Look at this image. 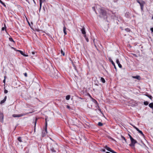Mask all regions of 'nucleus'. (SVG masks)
I'll return each mask as SVG.
<instances>
[{
    "mask_svg": "<svg viewBox=\"0 0 153 153\" xmlns=\"http://www.w3.org/2000/svg\"><path fill=\"white\" fill-rule=\"evenodd\" d=\"M50 70L47 73L52 77L56 78L58 76V71L56 70H55L51 65H50Z\"/></svg>",
    "mask_w": 153,
    "mask_h": 153,
    "instance_id": "1",
    "label": "nucleus"
},
{
    "mask_svg": "<svg viewBox=\"0 0 153 153\" xmlns=\"http://www.w3.org/2000/svg\"><path fill=\"white\" fill-rule=\"evenodd\" d=\"M48 63L49 64L46 63H44L41 67L42 70L47 73H48L51 69L50 67V65H51V64L49 62H48Z\"/></svg>",
    "mask_w": 153,
    "mask_h": 153,
    "instance_id": "2",
    "label": "nucleus"
},
{
    "mask_svg": "<svg viewBox=\"0 0 153 153\" xmlns=\"http://www.w3.org/2000/svg\"><path fill=\"white\" fill-rule=\"evenodd\" d=\"M56 146V144L54 143H49L47 149L48 150L51 151L52 152H56V151L54 148Z\"/></svg>",
    "mask_w": 153,
    "mask_h": 153,
    "instance_id": "3",
    "label": "nucleus"
},
{
    "mask_svg": "<svg viewBox=\"0 0 153 153\" xmlns=\"http://www.w3.org/2000/svg\"><path fill=\"white\" fill-rule=\"evenodd\" d=\"M99 13L100 15L99 16L100 17H105L106 16V11L104 9L100 8L99 10Z\"/></svg>",
    "mask_w": 153,
    "mask_h": 153,
    "instance_id": "4",
    "label": "nucleus"
},
{
    "mask_svg": "<svg viewBox=\"0 0 153 153\" xmlns=\"http://www.w3.org/2000/svg\"><path fill=\"white\" fill-rule=\"evenodd\" d=\"M131 143L129 144V146L131 147H134L135 144L137 143V142L136 140L134 139L133 138H131Z\"/></svg>",
    "mask_w": 153,
    "mask_h": 153,
    "instance_id": "5",
    "label": "nucleus"
},
{
    "mask_svg": "<svg viewBox=\"0 0 153 153\" xmlns=\"http://www.w3.org/2000/svg\"><path fill=\"white\" fill-rule=\"evenodd\" d=\"M32 112H29L27 113H25V114H13L12 115V116L14 117H21L23 116H25L27 114H28L29 113H31Z\"/></svg>",
    "mask_w": 153,
    "mask_h": 153,
    "instance_id": "6",
    "label": "nucleus"
},
{
    "mask_svg": "<svg viewBox=\"0 0 153 153\" xmlns=\"http://www.w3.org/2000/svg\"><path fill=\"white\" fill-rule=\"evenodd\" d=\"M137 1L140 4L141 10H143V8L144 4V1H140L139 0H137Z\"/></svg>",
    "mask_w": 153,
    "mask_h": 153,
    "instance_id": "7",
    "label": "nucleus"
},
{
    "mask_svg": "<svg viewBox=\"0 0 153 153\" xmlns=\"http://www.w3.org/2000/svg\"><path fill=\"white\" fill-rule=\"evenodd\" d=\"M105 148L107 150L109 151L111 153H113L115 152V151L114 150H112L111 148L108 147L107 146H106L105 147Z\"/></svg>",
    "mask_w": 153,
    "mask_h": 153,
    "instance_id": "8",
    "label": "nucleus"
},
{
    "mask_svg": "<svg viewBox=\"0 0 153 153\" xmlns=\"http://www.w3.org/2000/svg\"><path fill=\"white\" fill-rule=\"evenodd\" d=\"M4 115L3 113L0 112V121L3 123V122Z\"/></svg>",
    "mask_w": 153,
    "mask_h": 153,
    "instance_id": "9",
    "label": "nucleus"
},
{
    "mask_svg": "<svg viewBox=\"0 0 153 153\" xmlns=\"http://www.w3.org/2000/svg\"><path fill=\"white\" fill-rule=\"evenodd\" d=\"M109 61L111 62L112 65L114 66V68L117 71V68L116 67V66H115V64L114 63V62L112 61V60L111 59V58H109Z\"/></svg>",
    "mask_w": 153,
    "mask_h": 153,
    "instance_id": "10",
    "label": "nucleus"
},
{
    "mask_svg": "<svg viewBox=\"0 0 153 153\" xmlns=\"http://www.w3.org/2000/svg\"><path fill=\"white\" fill-rule=\"evenodd\" d=\"M116 63L118 64V66L120 68H122V66L120 64L118 59H116Z\"/></svg>",
    "mask_w": 153,
    "mask_h": 153,
    "instance_id": "11",
    "label": "nucleus"
},
{
    "mask_svg": "<svg viewBox=\"0 0 153 153\" xmlns=\"http://www.w3.org/2000/svg\"><path fill=\"white\" fill-rule=\"evenodd\" d=\"M47 130L45 129V130H44L42 131V136L43 137H44L45 135H46L47 133Z\"/></svg>",
    "mask_w": 153,
    "mask_h": 153,
    "instance_id": "12",
    "label": "nucleus"
},
{
    "mask_svg": "<svg viewBox=\"0 0 153 153\" xmlns=\"http://www.w3.org/2000/svg\"><path fill=\"white\" fill-rule=\"evenodd\" d=\"M17 51L18 52H19L22 55H23L24 56H28V55L24 53L23 51H22L20 50H17Z\"/></svg>",
    "mask_w": 153,
    "mask_h": 153,
    "instance_id": "13",
    "label": "nucleus"
},
{
    "mask_svg": "<svg viewBox=\"0 0 153 153\" xmlns=\"http://www.w3.org/2000/svg\"><path fill=\"white\" fill-rule=\"evenodd\" d=\"M81 31L82 33V34H85L86 32L85 30V28L84 26H83L82 28L81 29Z\"/></svg>",
    "mask_w": 153,
    "mask_h": 153,
    "instance_id": "14",
    "label": "nucleus"
},
{
    "mask_svg": "<svg viewBox=\"0 0 153 153\" xmlns=\"http://www.w3.org/2000/svg\"><path fill=\"white\" fill-rule=\"evenodd\" d=\"M66 27L65 26V25H64V26L63 27V30L64 33L65 35H66L67 34V33L66 31Z\"/></svg>",
    "mask_w": 153,
    "mask_h": 153,
    "instance_id": "15",
    "label": "nucleus"
},
{
    "mask_svg": "<svg viewBox=\"0 0 153 153\" xmlns=\"http://www.w3.org/2000/svg\"><path fill=\"white\" fill-rule=\"evenodd\" d=\"M149 107L153 110V102L150 103L149 105Z\"/></svg>",
    "mask_w": 153,
    "mask_h": 153,
    "instance_id": "16",
    "label": "nucleus"
},
{
    "mask_svg": "<svg viewBox=\"0 0 153 153\" xmlns=\"http://www.w3.org/2000/svg\"><path fill=\"white\" fill-rule=\"evenodd\" d=\"M133 78L134 79H140V77L139 76H133Z\"/></svg>",
    "mask_w": 153,
    "mask_h": 153,
    "instance_id": "17",
    "label": "nucleus"
},
{
    "mask_svg": "<svg viewBox=\"0 0 153 153\" xmlns=\"http://www.w3.org/2000/svg\"><path fill=\"white\" fill-rule=\"evenodd\" d=\"M138 131L140 133L143 137H144L145 136H144V134L143 133V132L142 131L139 130V129L138 130V131Z\"/></svg>",
    "mask_w": 153,
    "mask_h": 153,
    "instance_id": "18",
    "label": "nucleus"
},
{
    "mask_svg": "<svg viewBox=\"0 0 153 153\" xmlns=\"http://www.w3.org/2000/svg\"><path fill=\"white\" fill-rule=\"evenodd\" d=\"M37 120V118H36L35 119L34 121V124H35V127H35L34 130H35V127H36V123Z\"/></svg>",
    "mask_w": 153,
    "mask_h": 153,
    "instance_id": "19",
    "label": "nucleus"
},
{
    "mask_svg": "<svg viewBox=\"0 0 153 153\" xmlns=\"http://www.w3.org/2000/svg\"><path fill=\"white\" fill-rule=\"evenodd\" d=\"M101 82H102L103 83H105V80L104 79L103 77H101Z\"/></svg>",
    "mask_w": 153,
    "mask_h": 153,
    "instance_id": "20",
    "label": "nucleus"
},
{
    "mask_svg": "<svg viewBox=\"0 0 153 153\" xmlns=\"http://www.w3.org/2000/svg\"><path fill=\"white\" fill-rule=\"evenodd\" d=\"M17 140L20 142H22V137H18L17 139Z\"/></svg>",
    "mask_w": 153,
    "mask_h": 153,
    "instance_id": "21",
    "label": "nucleus"
},
{
    "mask_svg": "<svg viewBox=\"0 0 153 153\" xmlns=\"http://www.w3.org/2000/svg\"><path fill=\"white\" fill-rule=\"evenodd\" d=\"M70 95H68L66 97V99L67 100H68L70 99Z\"/></svg>",
    "mask_w": 153,
    "mask_h": 153,
    "instance_id": "22",
    "label": "nucleus"
},
{
    "mask_svg": "<svg viewBox=\"0 0 153 153\" xmlns=\"http://www.w3.org/2000/svg\"><path fill=\"white\" fill-rule=\"evenodd\" d=\"M9 39L10 41L13 42H14V43H15V42L13 40L12 37H10L9 38Z\"/></svg>",
    "mask_w": 153,
    "mask_h": 153,
    "instance_id": "23",
    "label": "nucleus"
},
{
    "mask_svg": "<svg viewBox=\"0 0 153 153\" xmlns=\"http://www.w3.org/2000/svg\"><path fill=\"white\" fill-rule=\"evenodd\" d=\"M146 96L148 97L150 99L152 100V97L151 95H149V94H146Z\"/></svg>",
    "mask_w": 153,
    "mask_h": 153,
    "instance_id": "24",
    "label": "nucleus"
},
{
    "mask_svg": "<svg viewBox=\"0 0 153 153\" xmlns=\"http://www.w3.org/2000/svg\"><path fill=\"white\" fill-rule=\"evenodd\" d=\"M121 138L122 139H123V140H124L125 141V143H126L127 141H126V139L125 138L124 136H121Z\"/></svg>",
    "mask_w": 153,
    "mask_h": 153,
    "instance_id": "25",
    "label": "nucleus"
},
{
    "mask_svg": "<svg viewBox=\"0 0 153 153\" xmlns=\"http://www.w3.org/2000/svg\"><path fill=\"white\" fill-rule=\"evenodd\" d=\"M4 27H3L2 28V29H1V30L2 31H3L5 29L6 30V26L5 25V24H4Z\"/></svg>",
    "mask_w": 153,
    "mask_h": 153,
    "instance_id": "26",
    "label": "nucleus"
},
{
    "mask_svg": "<svg viewBox=\"0 0 153 153\" xmlns=\"http://www.w3.org/2000/svg\"><path fill=\"white\" fill-rule=\"evenodd\" d=\"M125 30L127 32H130V29L129 28H126L125 29Z\"/></svg>",
    "mask_w": 153,
    "mask_h": 153,
    "instance_id": "27",
    "label": "nucleus"
},
{
    "mask_svg": "<svg viewBox=\"0 0 153 153\" xmlns=\"http://www.w3.org/2000/svg\"><path fill=\"white\" fill-rule=\"evenodd\" d=\"M98 125L99 126H101L103 125V124L100 122H99L98 123Z\"/></svg>",
    "mask_w": 153,
    "mask_h": 153,
    "instance_id": "28",
    "label": "nucleus"
},
{
    "mask_svg": "<svg viewBox=\"0 0 153 153\" xmlns=\"http://www.w3.org/2000/svg\"><path fill=\"white\" fill-rule=\"evenodd\" d=\"M144 104L145 105H148L149 104V102H148L147 101H145L144 102Z\"/></svg>",
    "mask_w": 153,
    "mask_h": 153,
    "instance_id": "29",
    "label": "nucleus"
},
{
    "mask_svg": "<svg viewBox=\"0 0 153 153\" xmlns=\"http://www.w3.org/2000/svg\"><path fill=\"white\" fill-rule=\"evenodd\" d=\"M61 54H62L63 56L65 55V53L64 52L62 51V49L61 51Z\"/></svg>",
    "mask_w": 153,
    "mask_h": 153,
    "instance_id": "30",
    "label": "nucleus"
},
{
    "mask_svg": "<svg viewBox=\"0 0 153 153\" xmlns=\"http://www.w3.org/2000/svg\"><path fill=\"white\" fill-rule=\"evenodd\" d=\"M5 101H5L3 99V100H1V102H0V104H3V103H4L5 102Z\"/></svg>",
    "mask_w": 153,
    "mask_h": 153,
    "instance_id": "31",
    "label": "nucleus"
},
{
    "mask_svg": "<svg viewBox=\"0 0 153 153\" xmlns=\"http://www.w3.org/2000/svg\"><path fill=\"white\" fill-rule=\"evenodd\" d=\"M47 121H46V122H45V129L46 130V129H47Z\"/></svg>",
    "mask_w": 153,
    "mask_h": 153,
    "instance_id": "32",
    "label": "nucleus"
},
{
    "mask_svg": "<svg viewBox=\"0 0 153 153\" xmlns=\"http://www.w3.org/2000/svg\"><path fill=\"white\" fill-rule=\"evenodd\" d=\"M8 92V91L7 90H6V89H4V93L5 94H7V93Z\"/></svg>",
    "mask_w": 153,
    "mask_h": 153,
    "instance_id": "33",
    "label": "nucleus"
},
{
    "mask_svg": "<svg viewBox=\"0 0 153 153\" xmlns=\"http://www.w3.org/2000/svg\"><path fill=\"white\" fill-rule=\"evenodd\" d=\"M85 39L87 42H89V39L87 37L85 38Z\"/></svg>",
    "mask_w": 153,
    "mask_h": 153,
    "instance_id": "34",
    "label": "nucleus"
},
{
    "mask_svg": "<svg viewBox=\"0 0 153 153\" xmlns=\"http://www.w3.org/2000/svg\"><path fill=\"white\" fill-rule=\"evenodd\" d=\"M42 2H39V5H40V8L41 7V6H42Z\"/></svg>",
    "mask_w": 153,
    "mask_h": 153,
    "instance_id": "35",
    "label": "nucleus"
},
{
    "mask_svg": "<svg viewBox=\"0 0 153 153\" xmlns=\"http://www.w3.org/2000/svg\"><path fill=\"white\" fill-rule=\"evenodd\" d=\"M5 77H6V76H5L4 77V80L3 81V82L4 83V84H5Z\"/></svg>",
    "mask_w": 153,
    "mask_h": 153,
    "instance_id": "36",
    "label": "nucleus"
},
{
    "mask_svg": "<svg viewBox=\"0 0 153 153\" xmlns=\"http://www.w3.org/2000/svg\"><path fill=\"white\" fill-rule=\"evenodd\" d=\"M45 1V0H39V2H43Z\"/></svg>",
    "mask_w": 153,
    "mask_h": 153,
    "instance_id": "37",
    "label": "nucleus"
},
{
    "mask_svg": "<svg viewBox=\"0 0 153 153\" xmlns=\"http://www.w3.org/2000/svg\"><path fill=\"white\" fill-rule=\"evenodd\" d=\"M24 75H25V76L26 77H27V73H25L24 74Z\"/></svg>",
    "mask_w": 153,
    "mask_h": 153,
    "instance_id": "38",
    "label": "nucleus"
},
{
    "mask_svg": "<svg viewBox=\"0 0 153 153\" xmlns=\"http://www.w3.org/2000/svg\"><path fill=\"white\" fill-rule=\"evenodd\" d=\"M31 53L33 55H34L36 53V52L34 51H31Z\"/></svg>",
    "mask_w": 153,
    "mask_h": 153,
    "instance_id": "39",
    "label": "nucleus"
},
{
    "mask_svg": "<svg viewBox=\"0 0 153 153\" xmlns=\"http://www.w3.org/2000/svg\"><path fill=\"white\" fill-rule=\"evenodd\" d=\"M72 65L73 67H74V66H75V65L74 64V63L73 62H72Z\"/></svg>",
    "mask_w": 153,
    "mask_h": 153,
    "instance_id": "40",
    "label": "nucleus"
},
{
    "mask_svg": "<svg viewBox=\"0 0 153 153\" xmlns=\"http://www.w3.org/2000/svg\"><path fill=\"white\" fill-rule=\"evenodd\" d=\"M150 30L152 31V32H153V28H150Z\"/></svg>",
    "mask_w": 153,
    "mask_h": 153,
    "instance_id": "41",
    "label": "nucleus"
},
{
    "mask_svg": "<svg viewBox=\"0 0 153 153\" xmlns=\"http://www.w3.org/2000/svg\"><path fill=\"white\" fill-rule=\"evenodd\" d=\"M83 35H84V37L85 38H86L87 37L86 36V34H83Z\"/></svg>",
    "mask_w": 153,
    "mask_h": 153,
    "instance_id": "42",
    "label": "nucleus"
},
{
    "mask_svg": "<svg viewBox=\"0 0 153 153\" xmlns=\"http://www.w3.org/2000/svg\"><path fill=\"white\" fill-rule=\"evenodd\" d=\"M74 69H75V70H76V71H77V69L76 67V66H74Z\"/></svg>",
    "mask_w": 153,
    "mask_h": 153,
    "instance_id": "43",
    "label": "nucleus"
},
{
    "mask_svg": "<svg viewBox=\"0 0 153 153\" xmlns=\"http://www.w3.org/2000/svg\"><path fill=\"white\" fill-rule=\"evenodd\" d=\"M134 128L136 129L137 131H138V130H139V129L136 127H135Z\"/></svg>",
    "mask_w": 153,
    "mask_h": 153,
    "instance_id": "44",
    "label": "nucleus"
},
{
    "mask_svg": "<svg viewBox=\"0 0 153 153\" xmlns=\"http://www.w3.org/2000/svg\"><path fill=\"white\" fill-rule=\"evenodd\" d=\"M6 99H7V96H5L4 97V100L5 101L6 100Z\"/></svg>",
    "mask_w": 153,
    "mask_h": 153,
    "instance_id": "45",
    "label": "nucleus"
},
{
    "mask_svg": "<svg viewBox=\"0 0 153 153\" xmlns=\"http://www.w3.org/2000/svg\"><path fill=\"white\" fill-rule=\"evenodd\" d=\"M128 136H129V137L130 138V139H131V138H133L129 134H128Z\"/></svg>",
    "mask_w": 153,
    "mask_h": 153,
    "instance_id": "46",
    "label": "nucleus"
},
{
    "mask_svg": "<svg viewBox=\"0 0 153 153\" xmlns=\"http://www.w3.org/2000/svg\"><path fill=\"white\" fill-rule=\"evenodd\" d=\"M0 3L2 4L4 2H3L1 0H0Z\"/></svg>",
    "mask_w": 153,
    "mask_h": 153,
    "instance_id": "47",
    "label": "nucleus"
},
{
    "mask_svg": "<svg viewBox=\"0 0 153 153\" xmlns=\"http://www.w3.org/2000/svg\"><path fill=\"white\" fill-rule=\"evenodd\" d=\"M2 4L3 5L4 7H6V5L4 3H3Z\"/></svg>",
    "mask_w": 153,
    "mask_h": 153,
    "instance_id": "48",
    "label": "nucleus"
},
{
    "mask_svg": "<svg viewBox=\"0 0 153 153\" xmlns=\"http://www.w3.org/2000/svg\"><path fill=\"white\" fill-rule=\"evenodd\" d=\"M133 55L134 56H135V57H137V55L136 54H133Z\"/></svg>",
    "mask_w": 153,
    "mask_h": 153,
    "instance_id": "49",
    "label": "nucleus"
},
{
    "mask_svg": "<svg viewBox=\"0 0 153 153\" xmlns=\"http://www.w3.org/2000/svg\"><path fill=\"white\" fill-rule=\"evenodd\" d=\"M13 49H14L15 51H17V50H16V48H13Z\"/></svg>",
    "mask_w": 153,
    "mask_h": 153,
    "instance_id": "50",
    "label": "nucleus"
},
{
    "mask_svg": "<svg viewBox=\"0 0 153 153\" xmlns=\"http://www.w3.org/2000/svg\"><path fill=\"white\" fill-rule=\"evenodd\" d=\"M67 107L68 108H70V106H69V105H67Z\"/></svg>",
    "mask_w": 153,
    "mask_h": 153,
    "instance_id": "51",
    "label": "nucleus"
},
{
    "mask_svg": "<svg viewBox=\"0 0 153 153\" xmlns=\"http://www.w3.org/2000/svg\"><path fill=\"white\" fill-rule=\"evenodd\" d=\"M102 150L103 152H105V149H102Z\"/></svg>",
    "mask_w": 153,
    "mask_h": 153,
    "instance_id": "52",
    "label": "nucleus"
},
{
    "mask_svg": "<svg viewBox=\"0 0 153 153\" xmlns=\"http://www.w3.org/2000/svg\"><path fill=\"white\" fill-rule=\"evenodd\" d=\"M99 109H98V110H99L100 111V112H101V109H100V108L99 107Z\"/></svg>",
    "mask_w": 153,
    "mask_h": 153,
    "instance_id": "53",
    "label": "nucleus"
},
{
    "mask_svg": "<svg viewBox=\"0 0 153 153\" xmlns=\"http://www.w3.org/2000/svg\"><path fill=\"white\" fill-rule=\"evenodd\" d=\"M26 0V1H27V2H28V3H29V1L28 0Z\"/></svg>",
    "mask_w": 153,
    "mask_h": 153,
    "instance_id": "54",
    "label": "nucleus"
},
{
    "mask_svg": "<svg viewBox=\"0 0 153 153\" xmlns=\"http://www.w3.org/2000/svg\"><path fill=\"white\" fill-rule=\"evenodd\" d=\"M11 48L12 49H13V48H14V47H11Z\"/></svg>",
    "mask_w": 153,
    "mask_h": 153,
    "instance_id": "55",
    "label": "nucleus"
},
{
    "mask_svg": "<svg viewBox=\"0 0 153 153\" xmlns=\"http://www.w3.org/2000/svg\"><path fill=\"white\" fill-rule=\"evenodd\" d=\"M135 127H136V126H133V128H135Z\"/></svg>",
    "mask_w": 153,
    "mask_h": 153,
    "instance_id": "56",
    "label": "nucleus"
},
{
    "mask_svg": "<svg viewBox=\"0 0 153 153\" xmlns=\"http://www.w3.org/2000/svg\"><path fill=\"white\" fill-rule=\"evenodd\" d=\"M93 8L94 9V10H95V9H94V7H93Z\"/></svg>",
    "mask_w": 153,
    "mask_h": 153,
    "instance_id": "57",
    "label": "nucleus"
},
{
    "mask_svg": "<svg viewBox=\"0 0 153 153\" xmlns=\"http://www.w3.org/2000/svg\"><path fill=\"white\" fill-rule=\"evenodd\" d=\"M106 153H110L109 152H106Z\"/></svg>",
    "mask_w": 153,
    "mask_h": 153,
    "instance_id": "58",
    "label": "nucleus"
},
{
    "mask_svg": "<svg viewBox=\"0 0 153 153\" xmlns=\"http://www.w3.org/2000/svg\"><path fill=\"white\" fill-rule=\"evenodd\" d=\"M152 19H153V16L152 17Z\"/></svg>",
    "mask_w": 153,
    "mask_h": 153,
    "instance_id": "59",
    "label": "nucleus"
},
{
    "mask_svg": "<svg viewBox=\"0 0 153 153\" xmlns=\"http://www.w3.org/2000/svg\"><path fill=\"white\" fill-rule=\"evenodd\" d=\"M31 51L30 52L29 51V53H31Z\"/></svg>",
    "mask_w": 153,
    "mask_h": 153,
    "instance_id": "60",
    "label": "nucleus"
},
{
    "mask_svg": "<svg viewBox=\"0 0 153 153\" xmlns=\"http://www.w3.org/2000/svg\"><path fill=\"white\" fill-rule=\"evenodd\" d=\"M96 102H97H97L96 101Z\"/></svg>",
    "mask_w": 153,
    "mask_h": 153,
    "instance_id": "61",
    "label": "nucleus"
},
{
    "mask_svg": "<svg viewBox=\"0 0 153 153\" xmlns=\"http://www.w3.org/2000/svg\"><path fill=\"white\" fill-rule=\"evenodd\" d=\"M33 1H34V3H35V1H34V0H33Z\"/></svg>",
    "mask_w": 153,
    "mask_h": 153,
    "instance_id": "62",
    "label": "nucleus"
}]
</instances>
